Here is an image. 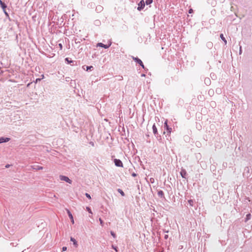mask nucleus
<instances>
[{"mask_svg":"<svg viewBox=\"0 0 252 252\" xmlns=\"http://www.w3.org/2000/svg\"><path fill=\"white\" fill-rule=\"evenodd\" d=\"M60 179L62 181H64L67 183H68L69 184H71L72 181L71 180H70L67 177L63 176V175H60L59 177Z\"/></svg>","mask_w":252,"mask_h":252,"instance_id":"obj_1","label":"nucleus"},{"mask_svg":"<svg viewBox=\"0 0 252 252\" xmlns=\"http://www.w3.org/2000/svg\"><path fill=\"white\" fill-rule=\"evenodd\" d=\"M111 42H109V43L108 44H106V45L102 43H97V46L107 49V48H109L111 46Z\"/></svg>","mask_w":252,"mask_h":252,"instance_id":"obj_2","label":"nucleus"},{"mask_svg":"<svg viewBox=\"0 0 252 252\" xmlns=\"http://www.w3.org/2000/svg\"><path fill=\"white\" fill-rule=\"evenodd\" d=\"M138 6L137 7V9L139 11H140L141 9H143L145 6V2L143 0L140 1V2L138 4Z\"/></svg>","mask_w":252,"mask_h":252,"instance_id":"obj_3","label":"nucleus"},{"mask_svg":"<svg viewBox=\"0 0 252 252\" xmlns=\"http://www.w3.org/2000/svg\"><path fill=\"white\" fill-rule=\"evenodd\" d=\"M114 163L116 166L118 167H123V164L122 162L120 160L118 159H114Z\"/></svg>","mask_w":252,"mask_h":252,"instance_id":"obj_4","label":"nucleus"},{"mask_svg":"<svg viewBox=\"0 0 252 252\" xmlns=\"http://www.w3.org/2000/svg\"><path fill=\"white\" fill-rule=\"evenodd\" d=\"M133 60L136 62L138 63H139L143 68H144V65L142 62V61L138 59V58L132 57Z\"/></svg>","mask_w":252,"mask_h":252,"instance_id":"obj_5","label":"nucleus"},{"mask_svg":"<svg viewBox=\"0 0 252 252\" xmlns=\"http://www.w3.org/2000/svg\"><path fill=\"white\" fill-rule=\"evenodd\" d=\"M180 174L183 178H186L187 173L185 170H182Z\"/></svg>","mask_w":252,"mask_h":252,"instance_id":"obj_6","label":"nucleus"},{"mask_svg":"<svg viewBox=\"0 0 252 252\" xmlns=\"http://www.w3.org/2000/svg\"><path fill=\"white\" fill-rule=\"evenodd\" d=\"M67 212H68V214L69 217L70 218V219L71 220V222L73 224L74 223V220H73V216H72V214H71V213L69 211H68Z\"/></svg>","mask_w":252,"mask_h":252,"instance_id":"obj_7","label":"nucleus"},{"mask_svg":"<svg viewBox=\"0 0 252 252\" xmlns=\"http://www.w3.org/2000/svg\"><path fill=\"white\" fill-rule=\"evenodd\" d=\"M0 6H1V8L3 9L4 13L6 14H7V12L5 11V9H6V7H7L6 5H5V4L3 3Z\"/></svg>","mask_w":252,"mask_h":252,"instance_id":"obj_8","label":"nucleus"},{"mask_svg":"<svg viewBox=\"0 0 252 252\" xmlns=\"http://www.w3.org/2000/svg\"><path fill=\"white\" fill-rule=\"evenodd\" d=\"M153 132L155 134L157 133V132H158L157 128L155 124L153 126Z\"/></svg>","mask_w":252,"mask_h":252,"instance_id":"obj_9","label":"nucleus"},{"mask_svg":"<svg viewBox=\"0 0 252 252\" xmlns=\"http://www.w3.org/2000/svg\"><path fill=\"white\" fill-rule=\"evenodd\" d=\"M70 240L73 243L75 247H77L78 245L77 243V241L75 240V239L71 237Z\"/></svg>","mask_w":252,"mask_h":252,"instance_id":"obj_10","label":"nucleus"},{"mask_svg":"<svg viewBox=\"0 0 252 252\" xmlns=\"http://www.w3.org/2000/svg\"><path fill=\"white\" fill-rule=\"evenodd\" d=\"M220 37L221 39L224 42L225 44H226L227 43V41H226V40L225 39V38H224V37L223 36V34H220Z\"/></svg>","mask_w":252,"mask_h":252,"instance_id":"obj_11","label":"nucleus"},{"mask_svg":"<svg viewBox=\"0 0 252 252\" xmlns=\"http://www.w3.org/2000/svg\"><path fill=\"white\" fill-rule=\"evenodd\" d=\"M118 191L122 196H125V193L122 189H118Z\"/></svg>","mask_w":252,"mask_h":252,"instance_id":"obj_12","label":"nucleus"},{"mask_svg":"<svg viewBox=\"0 0 252 252\" xmlns=\"http://www.w3.org/2000/svg\"><path fill=\"white\" fill-rule=\"evenodd\" d=\"M65 60L67 63H70L73 62V61L69 60L68 58H65Z\"/></svg>","mask_w":252,"mask_h":252,"instance_id":"obj_13","label":"nucleus"},{"mask_svg":"<svg viewBox=\"0 0 252 252\" xmlns=\"http://www.w3.org/2000/svg\"><path fill=\"white\" fill-rule=\"evenodd\" d=\"M145 2L147 5L150 4L153 2V0H146Z\"/></svg>","mask_w":252,"mask_h":252,"instance_id":"obj_14","label":"nucleus"},{"mask_svg":"<svg viewBox=\"0 0 252 252\" xmlns=\"http://www.w3.org/2000/svg\"><path fill=\"white\" fill-rule=\"evenodd\" d=\"M86 210L89 212V213H90V214H93V213H92V211H91V209H90V207H86Z\"/></svg>","mask_w":252,"mask_h":252,"instance_id":"obj_15","label":"nucleus"},{"mask_svg":"<svg viewBox=\"0 0 252 252\" xmlns=\"http://www.w3.org/2000/svg\"><path fill=\"white\" fill-rule=\"evenodd\" d=\"M44 77V75H42V78H37L35 80V83H37V82L40 81L42 79H43Z\"/></svg>","mask_w":252,"mask_h":252,"instance_id":"obj_16","label":"nucleus"},{"mask_svg":"<svg viewBox=\"0 0 252 252\" xmlns=\"http://www.w3.org/2000/svg\"><path fill=\"white\" fill-rule=\"evenodd\" d=\"M9 140H10V138H6L5 139L3 138L4 142H8V141H9Z\"/></svg>","mask_w":252,"mask_h":252,"instance_id":"obj_17","label":"nucleus"},{"mask_svg":"<svg viewBox=\"0 0 252 252\" xmlns=\"http://www.w3.org/2000/svg\"><path fill=\"white\" fill-rule=\"evenodd\" d=\"M93 66H87V70H91L93 68Z\"/></svg>","mask_w":252,"mask_h":252,"instance_id":"obj_18","label":"nucleus"},{"mask_svg":"<svg viewBox=\"0 0 252 252\" xmlns=\"http://www.w3.org/2000/svg\"><path fill=\"white\" fill-rule=\"evenodd\" d=\"M86 196L89 198V199H91V197L90 196V195L89 194H88V193H86Z\"/></svg>","mask_w":252,"mask_h":252,"instance_id":"obj_19","label":"nucleus"},{"mask_svg":"<svg viewBox=\"0 0 252 252\" xmlns=\"http://www.w3.org/2000/svg\"><path fill=\"white\" fill-rule=\"evenodd\" d=\"M111 234L114 238H116V234L113 231L111 232Z\"/></svg>","mask_w":252,"mask_h":252,"instance_id":"obj_20","label":"nucleus"},{"mask_svg":"<svg viewBox=\"0 0 252 252\" xmlns=\"http://www.w3.org/2000/svg\"><path fill=\"white\" fill-rule=\"evenodd\" d=\"M99 221H100V224L102 225V226H103V221H102V220L100 218L99 219Z\"/></svg>","mask_w":252,"mask_h":252,"instance_id":"obj_21","label":"nucleus"},{"mask_svg":"<svg viewBox=\"0 0 252 252\" xmlns=\"http://www.w3.org/2000/svg\"><path fill=\"white\" fill-rule=\"evenodd\" d=\"M37 169H38V170H42V169H43V167L38 166L37 167Z\"/></svg>","mask_w":252,"mask_h":252,"instance_id":"obj_22","label":"nucleus"},{"mask_svg":"<svg viewBox=\"0 0 252 252\" xmlns=\"http://www.w3.org/2000/svg\"><path fill=\"white\" fill-rule=\"evenodd\" d=\"M250 216H251V215H250V214H248V215H247V220H249V219H250Z\"/></svg>","mask_w":252,"mask_h":252,"instance_id":"obj_23","label":"nucleus"},{"mask_svg":"<svg viewBox=\"0 0 252 252\" xmlns=\"http://www.w3.org/2000/svg\"><path fill=\"white\" fill-rule=\"evenodd\" d=\"M59 47H60V49L62 50L63 49V45H62V44L61 43H60L59 44Z\"/></svg>","mask_w":252,"mask_h":252,"instance_id":"obj_24","label":"nucleus"},{"mask_svg":"<svg viewBox=\"0 0 252 252\" xmlns=\"http://www.w3.org/2000/svg\"><path fill=\"white\" fill-rule=\"evenodd\" d=\"M166 128H167V130H168L169 132L171 133V130H172L171 128H169L168 127H167Z\"/></svg>","mask_w":252,"mask_h":252,"instance_id":"obj_25","label":"nucleus"},{"mask_svg":"<svg viewBox=\"0 0 252 252\" xmlns=\"http://www.w3.org/2000/svg\"><path fill=\"white\" fill-rule=\"evenodd\" d=\"M4 142L3 138H0V143Z\"/></svg>","mask_w":252,"mask_h":252,"instance_id":"obj_26","label":"nucleus"},{"mask_svg":"<svg viewBox=\"0 0 252 252\" xmlns=\"http://www.w3.org/2000/svg\"><path fill=\"white\" fill-rule=\"evenodd\" d=\"M112 248L116 251V252H118L117 247H115L114 246H112Z\"/></svg>","mask_w":252,"mask_h":252,"instance_id":"obj_27","label":"nucleus"},{"mask_svg":"<svg viewBox=\"0 0 252 252\" xmlns=\"http://www.w3.org/2000/svg\"><path fill=\"white\" fill-rule=\"evenodd\" d=\"M189 13H192L193 12V10L192 9H190L189 11Z\"/></svg>","mask_w":252,"mask_h":252,"instance_id":"obj_28","label":"nucleus"},{"mask_svg":"<svg viewBox=\"0 0 252 252\" xmlns=\"http://www.w3.org/2000/svg\"><path fill=\"white\" fill-rule=\"evenodd\" d=\"M164 126H165L166 127H168L167 123V122H166H166H165V123H164Z\"/></svg>","mask_w":252,"mask_h":252,"instance_id":"obj_29","label":"nucleus"},{"mask_svg":"<svg viewBox=\"0 0 252 252\" xmlns=\"http://www.w3.org/2000/svg\"><path fill=\"white\" fill-rule=\"evenodd\" d=\"M66 249H67V248H66V247H63V251H65L66 250Z\"/></svg>","mask_w":252,"mask_h":252,"instance_id":"obj_30","label":"nucleus"},{"mask_svg":"<svg viewBox=\"0 0 252 252\" xmlns=\"http://www.w3.org/2000/svg\"><path fill=\"white\" fill-rule=\"evenodd\" d=\"M2 3H3V2L1 0H0V5H1Z\"/></svg>","mask_w":252,"mask_h":252,"instance_id":"obj_31","label":"nucleus"},{"mask_svg":"<svg viewBox=\"0 0 252 252\" xmlns=\"http://www.w3.org/2000/svg\"><path fill=\"white\" fill-rule=\"evenodd\" d=\"M132 175H133V176H136L135 174H134H134H132Z\"/></svg>","mask_w":252,"mask_h":252,"instance_id":"obj_32","label":"nucleus"},{"mask_svg":"<svg viewBox=\"0 0 252 252\" xmlns=\"http://www.w3.org/2000/svg\"><path fill=\"white\" fill-rule=\"evenodd\" d=\"M191 201L189 200V202H190V203H191Z\"/></svg>","mask_w":252,"mask_h":252,"instance_id":"obj_33","label":"nucleus"},{"mask_svg":"<svg viewBox=\"0 0 252 252\" xmlns=\"http://www.w3.org/2000/svg\"><path fill=\"white\" fill-rule=\"evenodd\" d=\"M191 201L189 200V202H190V203H191Z\"/></svg>","mask_w":252,"mask_h":252,"instance_id":"obj_34","label":"nucleus"}]
</instances>
